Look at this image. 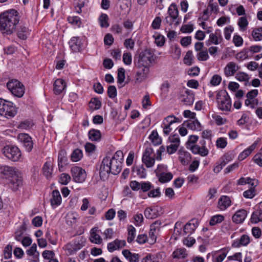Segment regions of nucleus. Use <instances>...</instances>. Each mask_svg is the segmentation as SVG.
Masks as SVG:
<instances>
[{
    "mask_svg": "<svg viewBox=\"0 0 262 262\" xmlns=\"http://www.w3.org/2000/svg\"><path fill=\"white\" fill-rule=\"evenodd\" d=\"M123 153L121 150L117 151L112 157H105L101 163L99 174L101 179L107 178L109 174L116 175L122 169L123 162Z\"/></svg>",
    "mask_w": 262,
    "mask_h": 262,
    "instance_id": "f257e3e1",
    "label": "nucleus"
},
{
    "mask_svg": "<svg viewBox=\"0 0 262 262\" xmlns=\"http://www.w3.org/2000/svg\"><path fill=\"white\" fill-rule=\"evenodd\" d=\"M19 21L18 12L10 9L0 14V31L3 34L11 35Z\"/></svg>",
    "mask_w": 262,
    "mask_h": 262,
    "instance_id": "f03ea898",
    "label": "nucleus"
},
{
    "mask_svg": "<svg viewBox=\"0 0 262 262\" xmlns=\"http://www.w3.org/2000/svg\"><path fill=\"white\" fill-rule=\"evenodd\" d=\"M0 173L2 177L7 180V184L12 191H17L22 185L23 179L16 168L3 165L0 167Z\"/></svg>",
    "mask_w": 262,
    "mask_h": 262,
    "instance_id": "7ed1b4c3",
    "label": "nucleus"
},
{
    "mask_svg": "<svg viewBox=\"0 0 262 262\" xmlns=\"http://www.w3.org/2000/svg\"><path fill=\"white\" fill-rule=\"evenodd\" d=\"M154 54L149 50L146 49L140 53L136 66L139 68H142V69L141 72H137L136 81L141 82L145 78L148 72V67L151 63Z\"/></svg>",
    "mask_w": 262,
    "mask_h": 262,
    "instance_id": "20e7f679",
    "label": "nucleus"
},
{
    "mask_svg": "<svg viewBox=\"0 0 262 262\" xmlns=\"http://www.w3.org/2000/svg\"><path fill=\"white\" fill-rule=\"evenodd\" d=\"M217 108L224 112H230L231 108V99L226 90L220 91L216 95Z\"/></svg>",
    "mask_w": 262,
    "mask_h": 262,
    "instance_id": "39448f33",
    "label": "nucleus"
},
{
    "mask_svg": "<svg viewBox=\"0 0 262 262\" xmlns=\"http://www.w3.org/2000/svg\"><path fill=\"white\" fill-rule=\"evenodd\" d=\"M17 113L14 104L10 101L0 99V115L7 118H12Z\"/></svg>",
    "mask_w": 262,
    "mask_h": 262,
    "instance_id": "423d86ee",
    "label": "nucleus"
},
{
    "mask_svg": "<svg viewBox=\"0 0 262 262\" xmlns=\"http://www.w3.org/2000/svg\"><path fill=\"white\" fill-rule=\"evenodd\" d=\"M156 176L159 181L161 183H165L171 181L173 178L171 172L168 171L167 166L164 164H159L155 170Z\"/></svg>",
    "mask_w": 262,
    "mask_h": 262,
    "instance_id": "0eeeda50",
    "label": "nucleus"
},
{
    "mask_svg": "<svg viewBox=\"0 0 262 262\" xmlns=\"http://www.w3.org/2000/svg\"><path fill=\"white\" fill-rule=\"evenodd\" d=\"M2 152L6 158L14 162L19 161L21 157L20 149L15 146H5Z\"/></svg>",
    "mask_w": 262,
    "mask_h": 262,
    "instance_id": "6e6552de",
    "label": "nucleus"
},
{
    "mask_svg": "<svg viewBox=\"0 0 262 262\" xmlns=\"http://www.w3.org/2000/svg\"><path fill=\"white\" fill-rule=\"evenodd\" d=\"M7 86L11 93L16 97L20 98L24 94V86L16 79H12L8 81Z\"/></svg>",
    "mask_w": 262,
    "mask_h": 262,
    "instance_id": "1a4fd4ad",
    "label": "nucleus"
},
{
    "mask_svg": "<svg viewBox=\"0 0 262 262\" xmlns=\"http://www.w3.org/2000/svg\"><path fill=\"white\" fill-rule=\"evenodd\" d=\"M179 98L186 105H192L194 101V93L191 90L183 88L179 93Z\"/></svg>",
    "mask_w": 262,
    "mask_h": 262,
    "instance_id": "9d476101",
    "label": "nucleus"
},
{
    "mask_svg": "<svg viewBox=\"0 0 262 262\" xmlns=\"http://www.w3.org/2000/svg\"><path fill=\"white\" fill-rule=\"evenodd\" d=\"M71 174L73 180L76 183H83L86 178L85 171L81 167H72L71 169Z\"/></svg>",
    "mask_w": 262,
    "mask_h": 262,
    "instance_id": "9b49d317",
    "label": "nucleus"
},
{
    "mask_svg": "<svg viewBox=\"0 0 262 262\" xmlns=\"http://www.w3.org/2000/svg\"><path fill=\"white\" fill-rule=\"evenodd\" d=\"M18 139L21 142L26 150L30 152L33 147V143L32 138L27 134L20 133L18 135Z\"/></svg>",
    "mask_w": 262,
    "mask_h": 262,
    "instance_id": "f8f14e48",
    "label": "nucleus"
},
{
    "mask_svg": "<svg viewBox=\"0 0 262 262\" xmlns=\"http://www.w3.org/2000/svg\"><path fill=\"white\" fill-rule=\"evenodd\" d=\"M161 224V223L160 221H156L150 226L149 238L151 244H154L156 242Z\"/></svg>",
    "mask_w": 262,
    "mask_h": 262,
    "instance_id": "ddd939ff",
    "label": "nucleus"
},
{
    "mask_svg": "<svg viewBox=\"0 0 262 262\" xmlns=\"http://www.w3.org/2000/svg\"><path fill=\"white\" fill-rule=\"evenodd\" d=\"M223 40L221 30L216 29L214 33H210L209 39L206 41V45L209 46L211 43L217 45L222 42Z\"/></svg>",
    "mask_w": 262,
    "mask_h": 262,
    "instance_id": "4468645a",
    "label": "nucleus"
},
{
    "mask_svg": "<svg viewBox=\"0 0 262 262\" xmlns=\"http://www.w3.org/2000/svg\"><path fill=\"white\" fill-rule=\"evenodd\" d=\"M239 68L240 67L236 63L233 61L229 62L224 68V74L226 77L232 76Z\"/></svg>",
    "mask_w": 262,
    "mask_h": 262,
    "instance_id": "2eb2a0df",
    "label": "nucleus"
},
{
    "mask_svg": "<svg viewBox=\"0 0 262 262\" xmlns=\"http://www.w3.org/2000/svg\"><path fill=\"white\" fill-rule=\"evenodd\" d=\"M126 245L125 240L116 239L114 241L107 244V248L110 252H113L124 247Z\"/></svg>",
    "mask_w": 262,
    "mask_h": 262,
    "instance_id": "dca6fc26",
    "label": "nucleus"
},
{
    "mask_svg": "<svg viewBox=\"0 0 262 262\" xmlns=\"http://www.w3.org/2000/svg\"><path fill=\"white\" fill-rule=\"evenodd\" d=\"M250 242V237L248 235L243 234L239 238H237L232 242V247L234 248H239L247 246Z\"/></svg>",
    "mask_w": 262,
    "mask_h": 262,
    "instance_id": "f3484780",
    "label": "nucleus"
},
{
    "mask_svg": "<svg viewBox=\"0 0 262 262\" xmlns=\"http://www.w3.org/2000/svg\"><path fill=\"white\" fill-rule=\"evenodd\" d=\"M198 224L199 223L197 221L191 220L184 226L183 235L192 234L197 228Z\"/></svg>",
    "mask_w": 262,
    "mask_h": 262,
    "instance_id": "a211bd4d",
    "label": "nucleus"
},
{
    "mask_svg": "<svg viewBox=\"0 0 262 262\" xmlns=\"http://www.w3.org/2000/svg\"><path fill=\"white\" fill-rule=\"evenodd\" d=\"M71 50L73 52H80L82 49L81 41L79 37H73L69 42Z\"/></svg>",
    "mask_w": 262,
    "mask_h": 262,
    "instance_id": "6ab92c4d",
    "label": "nucleus"
},
{
    "mask_svg": "<svg viewBox=\"0 0 262 262\" xmlns=\"http://www.w3.org/2000/svg\"><path fill=\"white\" fill-rule=\"evenodd\" d=\"M98 228L97 227L93 228L90 231V241L91 243L100 245L102 243L103 240L99 234Z\"/></svg>",
    "mask_w": 262,
    "mask_h": 262,
    "instance_id": "aec40b11",
    "label": "nucleus"
},
{
    "mask_svg": "<svg viewBox=\"0 0 262 262\" xmlns=\"http://www.w3.org/2000/svg\"><path fill=\"white\" fill-rule=\"evenodd\" d=\"M247 213L245 209H239L232 216V221L235 224H241L247 217Z\"/></svg>",
    "mask_w": 262,
    "mask_h": 262,
    "instance_id": "412c9836",
    "label": "nucleus"
},
{
    "mask_svg": "<svg viewBox=\"0 0 262 262\" xmlns=\"http://www.w3.org/2000/svg\"><path fill=\"white\" fill-rule=\"evenodd\" d=\"M50 203L53 208H56L61 204V196L58 190H54L52 191Z\"/></svg>",
    "mask_w": 262,
    "mask_h": 262,
    "instance_id": "4be33fe9",
    "label": "nucleus"
},
{
    "mask_svg": "<svg viewBox=\"0 0 262 262\" xmlns=\"http://www.w3.org/2000/svg\"><path fill=\"white\" fill-rule=\"evenodd\" d=\"M66 88L65 81L62 79H56L54 83V92L55 95L62 93Z\"/></svg>",
    "mask_w": 262,
    "mask_h": 262,
    "instance_id": "5701e85b",
    "label": "nucleus"
},
{
    "mask_svg": "<svg viewBox=\"0 0 262 262\" xmlns=\"http://www.w3.org/2000/svg\"><path fill=\"white\" fill-rule=\"evenodd\" d=\"M178 155L180 161L184 165H187L191 161V155L187 151L180 150L178 152Z\"/></svg>",
    "mask_w": 262,
    "mask_h": 262,
    "instance_id": "b1692460",
    "label": "nucleus"
},
{
    "mask_svg": "<svg viewBox=\"0 0 262 262\" xmlns=\"http://www.w3.org/2000/svg\"><path fill=\"white\" fill-rule=\"evenodd\" d=\"M26 254L28 256H32L31 260L34 262H37L39 259V253L37 251V245L33 244L31 247L26 251Z\"/></svg>",
    "mask_w": 262,
    "mask_h": 262,
    "instance_id": "393cba45",
    "label": "nucleus"
},
{
    "mask_svg": "<svg viewBox=\"0 0 262 262\" xmlns=\"http://www.w3.org/2000/svg\"><path fill=\"white\" fill-rule=\"evenodd\" d=\"M122 254L129 262H139V254L132 253L128 249L123 250Z\"/></svg>",
    "mask_w": 262,
    "mask_h": 262,
    "instance_id": "a878e982",
    "label": "nucleus"
},
{
    "mask_svg": "<svg viewBox=\"0 0 262 262\" xmlns=\"http://www.w3.org/2000/svg\"><path fill=\"white\" fill-rule=\"evenodd\" d=\"M190 150L193 154L199 155L202 157L207 156L209 154V150L207 147H203L199 145L191 147Z\"/></svg>",
    "mask_w": 262,
    "mask_h": 262,
    "instance_id": "bb28decb",
    "label": "nucleus"
},
{
    "mask_svg": "<svg viewBox=\"0 0 262 262\" xmlns=\"http://www.w3.org/2000/svg\"><path fill=\"white\" fill-rule=\"evenodd\" d=\"M231 203L229 197L223 195L219 200L218 207L221 210H225L231 205Z\"/></svg>",
    "mask_w": 262,
    "mask_h": 262,
    "instance_id": "cd10ccee",
    "label": "nucleus"
},
{
    "mask_svg": "<svg viewBox=\"0 0 262 262\" xmlns=\"http://www.w3.org/2000/svg\"><path fill=\"white\" fill-rule=\"evenodd\" d=\"M67 152L64 149L59 150L58 156V165L60 170V168L63 167V166L68 164V158L67 156Z\"/></svg>",
    "mask_w": 262,
    "mask_h": 262,
    "instance_id": "c85d7f7f",
    "label": "nucleus"
},
{
    "mask_svg": "<svg viewBox=\"0 0 262 262\" xmlns=\"http://www.w3.org/2000/svg\"><path fill=\"white\" fill-rule=\"evenodd\" d=\"M183 125L193 130L199 131L202 129L201 123L197 119L185 121Z\"/></svg>",
    "mask_w": 262,
    "mask_h": 262,
    "instance_id": "c756f323",
    "label": "nucleus"
},
{
    "mask_svg": "<svg viewBox=\"0 0 262 262\" xmlns=\"http://www.w3.org/2000/svg\"><path fill=\"white\" fill-rule=\"evenodd\" d=\"M228 162L227 157L225 156L222 157L220 160L215 164L213 169L214 172L216 173H219Z\"/></svg>",
    "mask_w": 262,
    "mask_h": 262,
    "instance_id": "7c9ffc66",
    "label": "nucleus"
},
{
    "mask_svg": "<svg viewBox=\"0 0 262 262\" xmlns=\"http://www.w3.org/2000/svg\"><path fill=\"white\" fill-rule=\"evenodd\" d=\"M53 170V164L51 161H47L44 163L42 167V172L47 179H50L52 177Z\"/></svg>",
    "mask_w": 262,
    "mask_h": 262,
    "instance_id": "2f4dec72",
    "label": "nucleus"
},
{
    "mask_svg": "<svg viewBox=\"0 0 262 262\" xmlns=\"http://www.w3.org/2000/svg\"><path fill=\"white\" fill-rule=\"evenodd\" d=\"M257 144L256 142H254L251 145L242 151L238 156V160L242 161L249 156L256 148Z\"/></svg>",
    "mask_w": 262,
    "mask_h": 262,
    "instance_id": "473e14b6",
    "label": "nucleus"
},
{
    "mask_svg": "<svg viewBox=\"0 0 262 262\" xmlns=\"http://www.w3.org/2000/svg\"><path fill=\"white\" fill-rule=\"evenodd\" d=\"M250 221L253 224H257L262 222V210L261 209H257L253 211L252 213Z\"/></svg>",
    "mask_w": 262,
    "mask_h": 262,
    "instance_id": "72a5a7b5",
    "label": "nucleus"
},
{
    "mask_svg": "<svg viewBox=\"0 0 262 262\" xmlns=\"http://www.w3.org/2000/svg\"><path fill=\"white\" fill-rule=\"evenodd\" d=\"M17 34L18 37L23 40L27 39L29 35V30L28 27L24 26H20L17 30Z\"/></svg>",
    "mask_w": 262,
    "mask_h": 262,
    "instance_id": "f704fd0d",
    "label": "nucleus"
},
{
    "mask_svg": "<svg viewBox=\"0 0 262 262\" xmlns=\"http://www.w3.org/2000/svg\"><path fill=\"white\" fill-rule=\"evenodd\" d=\"M182 118L175 117L174 115H169L165 117L162 122L171 126L174 123H180Z\"/></svg>",
    "mask_w": 262,
    "mask_h": 262,
    "instance_id": "c9c22d12",
    "label": "nucleus"
},
{
    "mask_svg": "<svg viewBox=\"0 0 262 262\" xmlns=\"http://www.w3.org/2000/svg\"><path fill=\"white\" fill-rule=\"evenodd\" d=\"M227 254V252L225 251H217L212 257L213 262H222L225 258Z\"/></svg>",
    "mask_w": 262,
    "mask_h": 262,
    "instance_id": "e433bc0d",
    "label": "nucleus"
},
{
    "mask_svg": "<svg viewBox=\"0 0 262 262\" xmlns=\"http://www.w3.org/2000/svg\"><path fill=\"white\" fill-rule=\"evenodd\" d=\"M88 135L89 139L93 141H98L101 138V133L98 129H91L89 132Z\"/></svg>",
    "mask_w": 262,
    "mask_h": 262,
    "instance_id": "4c0bfd02",
    "label": "nucleus"
},
{
    "mask_svg": "<svg viewBox=\"0 0 262 262\" xmlns=\"http://www.w3.org/2000/svg\"><path fill=\"white\" fill-rule=\"evenodd\" d=\"M149 139L155 146L160 145L162 142V140L161 138L159 137L156 130H153L151 132L149 136Z\"/></svg>",
    "mask_w": 262,
    "mask_h": 262,
    "instance_id": "58836bf2",
    "label": "nucleus"
},
{
    "mask_svg": "<svg viewBox=\"0 0 262 262\" xmlns=\"http://www.w3.org/2000/svg\"><path fill=\"white\" fill-rule=\"evenodd\" d=\"M168 13L169 16H172V18L177 19L179 11L178 10L177 6L174 4H171L168 8Z\"/></svg>",
    "mask_w": 262,
    "mask_h": 262,
    "instance_id": "ea45409f",
    "label": "nucleus"
},
{
    "mask_svg": "<svg viewBox=\"0 0 262 262\" xmlns=\"http://www.w3.org/2000/svg\"><path fill=\"white\" fill-rule=\"evenodd\" d=\"M172 255L173 258L180 259L185 258L187 256V254L185 249L180 248L174 251Z\"/></svg>",
    "mask_w": 262,
    "mask_h": 262,
    "instance_id": "a19ab883",
    "label": "nucleus"
},
{
    "mask_svg": "<svg viewBox=\"0 0 262 262\" xmlns=\"http://www.w3.org/2000/svg\"><path fill=\"white\" fill-rule=\"evenodd\" d=\"M144 215L147 219H155L158 215L157 210L155 208H147L144 211Z\"/></svg>",
    "mask_w": 262,
    "mask_h": 262,
    "instance_id": "79ce46f5",
    "label": "nucleus"
},
{
    "mask_svg": "<svg viewBox=\"0 0 262 262\" xmlns=\"http://www.w3.org/2000/svg\"><path fill=\"white\" fill-rule=\"evenodd\" d=\"M34 125V124L32 120H25L20 123L18 128L22 129L29 130L32 128Z\"/></svg>",
    "mask_w": 262,
    "mask_h": 262,
    "instance_id": "37998d69",
    "label": "nucleus"
},
{
    "mask_svg": "<svg viewBox=\"0 0 262 262\" xmlns=\"http://www.w3.org/2000/svg\"><path fill=\"white\" fill-rule=\"evenodd\" d=\"M252 36L256 41L262 40V27L254 29L252 32Z\"/></svg>",
    "mask_w": 262,
    "mask_h": 262,
    "instance_id": "c03bdc74",
    "label": "nucleus"
},
{
    "mask_svg": "<svg viewBox=\"0 0 262 262\" xmlns=\"http://www.w3.org/2000/svg\"><path fill=\"white\" fill-rule=\"evenodd\" d=\"M83 157L82 151L79 148L75 149L71 154V160L74 162L79 161Z\"/></svg>",
    "mask_w": 262,
    "mask_h": 262,
    "instance_id": "a18cd8bd",
    "label": "nucleus"
},
{
    "mask_svg": "<svg viewBox=\"0 0 262 262\" xmlns=\"http://www.w3.org/2000/svg\"><path fill=\"white\" fill-rule=\"evenodd\" d=\"M224 220V216L221 214H217L212 216L209 221L210 226H214L217 224L221 223Z\"/></svg>",
    "mask_w": 262,
    "mask_h": 262,
    "instance_id": "49530a36",
    "label": "nucleus"
},
{
    "mask_svg": "<svg viewBox=\"0 0 262 262\" xmlns=\"http://www.w3.org/2000/svg\"><path fill=\"white\" fill-rule=\"evenodd\" d=\"M128 236L127 238V241L128 243H130L132 242L136 236V229L132 226L130 225L127 228Z\"/></svg>",
    "mask_w": 262,
    "mask_h": 262,
    "instance_id": "de8ad7c7",
    "label": "nucleus"
},
{
    "mask_svg": "<svg viewBox=\"0 0 262 262\" xmlns=\"http://www.w3.org/2000/svg\"><path fill=\"white\" fill-rule=\"evenodd\" d=\"M134 171L140 178H145L146 176V170L143 165L136 167Z\"/></svg>",
    "mask_w": 262,
    "mask_h": 262,
    "instance_id": "09e8293b",
    "label": "nucleus"
},
{
    "mask_svg": "<svg viewBox=\"0 0 262 262\" xmlns=\"http://www.w3.org/2000/svg\"><path fill=\"white\" fill-rule=\"evenodd\" d=\"M108 17L106 14H102L99 18V21L101 27L102 28H107L109 26L108 23Z\"/></svg>",
    "mask_w": 262,
    "mask_h": 262,
    "instance_id": "8fccbe9b",
    "label": "nucleus"
},
{
    "mask_svg": "<svg viewBox=\"0 0 262 262\" xmlns=\"http://www.w3.org/2000/svg\"><path fill=\"white\" fill-rule=\"evenodd\" d=\"M193 58L192 51H188L184 58V63L187 66H191L193 63Z\"/></svg>",
    "mask_w": 262,
    "mask_h": 262,
    "instance_id": "3c124183",
    "label": "nucleus"
},
{
    "mask_svg": "<svg viewBox=\"0 0 262 262\" xmlns=\"http://www.w3.org/2000/svg\"><path fill=\"white\" fill-rule=\"evenodd\" d=\"M67 20L69 23L77 27H80L81 24V19L77 16H69L67 18Z\"/></svg>",
    "mask_w": 262,
    "mask_h": 262,
    "instance_id": "603ef678",
    "label": "nucleus"
},
{
    "mask_svg": "<svg viewBox=\"0 0 262 262\" xmlns=\"http://www.w3.org/2000/svg\"><path fill=\"white\" fill-rule=\"evenodd\" d=\"M199 137L196 135H191L189 137L188 140L186 142V145L187 149L190 150V147L195 146V143L198 140Z\"/></svg>",
    "mask_w": 262,
    "mask_h": 262,
    "instance_id": "864d4df0",
    "label": "nucleus"
},
{
    "mask_svg": "<svg viewBox=\"0 0 262 262\" xmlns=\"http://www.w3.org/2000/svg\"><path fill=\"white\" fill-rule=\"evenodd\" d=\"M142 162L147 168L152 167L155 163V158L154 156L151 157L142 158Z\"/></svg>",
    "mask_w": 262,
    "mask_h": 262,
    "instance_id": "5fc2aeb1",
    "label": "nucleus"
},
{
    "mask_svg": "<svg viewBox=\"0 0 262 262\" xmlns=\"http://www.w3.org/2000/svg\"><path fill=\"white\" fill-rule=\"evenodd\" d=\"M70 176L66 173H62L60 174L59 178V182L62 185H67L71 181Z\"/></svg>",
    "mask_w": 262,
    "mask_h": 262,
    "instance_id": "6e6d98bb",
    "label": "nucleus"
},
{
    "mask_svg": "<svg viewBox=\"0 0 262 262\" xmlns=\"http://www.w3.org/2000/svg\"><path fill=\"white\" fill-rule=\"evenodd\" d=\"M237 24L241 30H245L248 25V21L247 18L245 16L239 17Z\"/></svg>",
    "mask_w": 262,
    "mask_h": 262,
    "instance_id": "4d7b16f0",
    "label": "nucleus"
},
{
    "mask_svg": "<svg viewBox=\"0 0 262 262\" xmlns=\"http://www.w3.org/2000/svg\"><path fill=\"white\" fill-rule=\"evenodd\" d=\"M101 101L98 98H92L90 102V107L93 110H98L101 107Z\"/></svg>",
    "mask_w": 262,
    "mask_h": 262,
    "instance_id": "13d9d810",
    "label": "nucleus"
},
{
    "mask_svg": "<svg viewBox=\"0 0 262 262\" xmlns=\"http://www.w3.org/2000/svg\"><path fill=\"white\" fill-rule=\"evenodd\" d=\"M125 79V70L123 68H120L118 69L117 82L118 83H122Z\"/></svg>",
    "mask_w": 262,
    "mask_h": 262,
    "instance_id": "bf43d9fd",
    "label": "nucleus"
},
{
    "mask_svg": "<svg viewBox=\"0 0 262 262\" xmlns=\"http://www.w3.org/2000/svg\"><path fill=\"white\" fill-rule=\"evenodd\" d=\"M256 195V190L254 187H251L243 192V196L247 199H252Z\"/></svg>",
    "mask_w": 262,
    "mask_h": 262,
    "instance_id": "052dcab7",
    "label": "nucleus"
},
{
    "mask_svg": "<svg viewBox=\"0 0 262 262\" xmlns=\"http://www.w3.org/2000/svg\"><path fill=\"white\" fill-rule=\"evenodd\" d=\"M235 78L239 81H248L250 79L248 74L243 72L237 73Z\"/></svg>",
    "mask_w": 262,
    "mask_h": 262,
    "instance_id": "680f3d73",
    "label": "nucleus"
},
{
    "mask_svg": "<svg viewBox=\"0 0 262 262\" xmlns=\"http://www.w3.org/2000/svg\"><path fill=\"white\" fill-rule=\"evenodd\" d=\"M170 84L168 81H165L161 86V95L166 97L168 94Z\"/></svg>",
    "mask_w": 262,
    "mask_h": 262,
    "instance_id": "e2e57ef3",
    "label": "nucleus"
},
{
    "mask_svg": "<svg viewBox=\"0 0 262 262\" xmlns=\"http://www.w3.org/2000/svg\"><path fill=\"white\" fill-rule=\"evenodd\" d=\"M196 57L199 61H206L209 59V56L207 50H203L197 54Z\"/></svg>",
    "mask_w": 262,
    "mask_h": 262,
    "instance_id": "0e129e2a",
    "label": "nucleus"
},
{
    "mask_svg": "<svg viewBox=\"0 0 262 262\" xmlns=\"http://www.w3.org/2000/svg\"><path fill=\"white\" fill-rule=\"evenodd\" d=\"M154 188V186L149 182H141L140 189L143 192H147Z\"/></svg>",
    "mask_w": 262,
    "mask_h": 262,
    "instance_id": "69168bd1",
    "label": "nucleus"
},
{
    "mask_svg": "<svg viewBox=\"0 0 262 262\" xmlns=\"http://www.w3.org/2000/svg\"><path fill=\"white\" fill-rule=\"evenodd\" d=\"M12 246L7 245L4 250V256L5 259H9L12 256Z\"/></svg>",
    "mask_w": 262,
    "mask_h": 262,
    "instance_id": "338daca9",
    "label": "nucleus"
},
{
    "mask_svg": "<svg viewBox=\"0 0 262 262\" xmlns=\"http://www.w3.org/2000/svg\"><path fill=\"white\" fill-rule=\"evenodd\" d=\"M157 257V256L151 255V254H147L142 258L141 262H158Z\"/></svg>",
    "mask_w": 262,
    "mask_h": 262,
    "instance_id": "774afa93",
    "label": "nucleus"
}]
</instances>
